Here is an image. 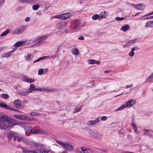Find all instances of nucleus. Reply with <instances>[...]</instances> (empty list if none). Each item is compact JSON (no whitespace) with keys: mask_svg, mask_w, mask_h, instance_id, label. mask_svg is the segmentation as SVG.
Instances as JSON below:
<instances>
[{"mask_svg":"<svg viewBox=\"0 0 153 153\" xmlns=\"http://www.w3.org/2000/svg\"><path fill=\"white\" fill-rule=\"evenodd\" d=\"M6 122L7 124V125H10L11 126V127L9 128H12V124L13 123L15 122V120L14 118H12L10 117H9L7 118V117Z\"/></svg>","mask_w":153,"mask_h":153,"instance_id":"obj_10","label":"nucleus"},{"mask_svg":"<svg viewBox=\"0 0 153 153\" xmlns=\"http://www.w3.org/2000/svg\"><path fill=\"white\" fill-rule=\"evenodd\" d=\"M129 55L130 56H134V52H132V51H131L130 52L128 53Z\"/></svg>","mask_w":153,"mask_h":153,"instance_id":"obj_52","label":"nucleus"},{"mask_svg":"<svg viewBox=\"0 0 153 153\" xmlns=\"http://www.w3.org/2000/svg\"><path fill=\"white\" fill-rule=\"evenodd\" d=\"M7 117V115H4V114H3L1 113H0V121L1 120H6Z\"/></svg>","mask_w":153,"mask_h":153,"instance_id":"obj_25","label":"nucleus"},{"mask_svg":"<svg viewBox=\"0 0 153 153\" xmlns=\"http://www.w3.org/2000/svg\"><path fill=\"white\" fill-rule=\"evenodd\" d=\"M23 30L24 29L23 28H18L14 30L12 32V33L13 34H18L22 32Z\"/></svg>","mask_w":153,"mask_h":153,"instance_id":"obj_19","label":"nucleus"},{"mask_svg":"<svg viewBox=\"0 0 153 153\" xmlns=\"http://www.w3.org/2000/svg\"><path fill=\"white\" fill-rule=\"evenodd\" d=\"M30 91L28 90L25 91H22L19 92V94L21 96H25L28 94L29 93Z\"/></svg>","mask_w":153,"mask_h":153,"instance_id":"obj_18","label":"nucleus"},{"mask_svg":"<svg viewBox=\"0 0 153 153\" xmlns=\"http://www.w3.org/2000/svg\"><path fill=\"white\" fill-rule=\"evenodd\" d=\"M152 131L146 129H144L143 134L144 135H149L151 136L152 135Z\"/></svg>","mask_w":153,"mask_h":153,"instance_id":"obj_16","label":"nucleus"},{"mask_svg":"<svg viewBox=\"0 0 153 153\" xmlns=\"http://www.w3.org/2000/svg\"><path fill=\"white\" fill-rule=\"evenodd\" d=\"M10 106L7 105L6 103L2 102H0V107L7 110L9 109Z\"/></svg>","mask_w":153,"mask_h":153,"instance_id":"obj_15","label":"nucleus"},{"mask_svg":"<svg viewBox=\"0 0 153 153\" xmlns=\"http://www.w3.org/2000/svg\"><path fill=\"white\" fill-rule=\"evenodd\" d=\"M130 27V26L128 25H126L123 26L121 30L125 32Z\"/></svg>","mask_w":153,"mask_h":153,"instance_id":"obj_23","label":"nucleus"},{"mask_svg":"<svg viewBox=\"0 0 153 153\" xmlns=\"http://www.w3.org/2000/svg\"><path fill=\"white\" fill-rule=\"evenodd\" d=\"M29 18L28 17H27L25 19V20L26 22H28V21H29Z\"/></svg>","mask_w":153,"mask_h":153,"instance_id":"obj_60","label":"nucleus"},{"mask_svg":"<svg viewBox=\"0 0 153 153\" xmlns=\"http://www.w3.org/2000/svg\"><path fill=\"white\" fill-rule=\"evenodd\" d=\"M100 150L101 151L103 152H107V151L105 149H101Z\"/></svg>","mask_w":153,"mask_h":153,"instance_id":"obj_58","label":"nucleus"},{"mask_svg":"<svg viewBox=\"0 0 153 153\" xmlns=\"http://www.w3.org/2000/svg\"><path fill=\"white\" fill-rule=\"evenodd\" d=\"M136 39L131 40L127 42L126 44L123 45L124 47H127L135 43Z\"/></svg>","mask_w":153,"mask_h":153,"instance_id":"obj_14","label":"nucleus"},{"mask_svg":"<svg viewBox=\"0 0 153 153\" xmlns=\"http://www.w3.org/2000/svg\"><path fill=\"white\" fill-rule=\"evenodd\" d=\"M71 16V14L69 13H65L63 14L62 16H60V18L59 17V19H66L67 18H69Z\"/></svg>","mask_w":153,"mask_h":153,"instance_id":"obj_17","label":"nucleus"},{"mask_svg":"<svg viewBox=\"0 0 153 153\" xmlns=\"http://www.w3.org/2000/svg\"><path fill=\"white\" fill-rule=\"evenodd\" d=\"M43 69L42 68H40L38 70V74L39 75H42L43 74Z\"/></svg>","mask_w":153,"mask_h":153,"instance_id":"obj_42","label":"nucleus"},{"mask_svg":"<svg viewBox=\"0 0 153 153\" xmlns=\"http://www.w3.org/2000/svg\"><path fill=\"white\" fill-rule=\"evenodd\" d=\"M33 1V0H21L20 1L22 3H29L32 1Z\"/></svg>","mask_w":153,"mask_h":153,"instance_id":"obj_38","label":"nucleus"},{"mask_svg":"<svg viewBox=\"0 0 153 153\" xmlns=\"http://www.w3.org/2000/svg\"><path fill=\"white\" fill-rule=\"evenodd\" d=\"M126 107L125 104L121 106L120 107L115 110V111H118L124 109Z\"/></svg>","mask_w":153,"mask_h":153,"instance_id":"obj_28","label":"nucleus"},{"mask_svg":"<svg viewBox=\"0 0 153 153\" xmlns=\"http://www.w3.org/2000/svg\"><path fill=\"white\" fill-rule=\"evenodd\" d=\"M56 25L57 27L59 29H61L62 27V23L61 22L58 23L56 24Z\"/></svg>","mask_w":153,"mask_h":153,"instance_id":"obj_40","label":"nucleus"},{"mask_svg":"<svg viewBox=\"0 0 153 153\" xmlns=\"http://www.w3.org/2000/svg\"><path fill=\"white\" fill-rule=\"evenodd\" d=\"M107 15V13L105 11L102 12L100 14L101 17L100 19H99V20H100V19L102 18H105Z\"/></svg>","mask_w":153,"mask_h":153,"instance_id":"obj_26","label":"nucleus"},{"mask_svg":"<svg viewBox=\"0 0 153 153\" xmlns=\"http://www.w3.org/2000/svg\"><path fill=\"white\" fill-rule=\"evenodd\" d=\"M83 27V25H80V21L79 20H77L74 26V27L73 30H74L73 32L74 31L76 30L80 29L81 28Z\"/></svg>","mask_w":153,"mask_h":153,"instance_id":"obj_7","label":"nucleus"},{"mask_svg":"<svg viewBox=\"0 0 153 153\" xmlns=\"http://www.w3.org/2000/svg\"><path fill=\"white\" fill-rule=\"evenodd\" d=\"M13 105L16 108L19 109L20 107L22 106V102L19 99L16 100L13 102Z\"/></svg>","mask_w":153,"mask_h":153,"instance_id":"obj_11","label":"nucleus"},{"mask_svg":"<svg viewBox=\"0 0 153 153\" xmlns=\"http://www.w3.org/2000/svg\"><path fill=\"white\" fill-rule=\"evenodd\" d=\"M63 44H64V42H62V43H61L59 45H58V48H57V50L59 49H60V48L62 47V45Z\"/></svg>","mask_w":153,"mask_h":153,"instance_id":"obj_54","label":"nucleus"},{"mask_svg":"<svg viewBox=\"0 0 153 153\" xmlns=\"http://www.w3.org/2000/svg\"><path fill=\"white\" fill-rule=\"evenodd\" d=\"M0 96L2 99H7L9 97L8 94H2Z\"/></svg>","mask_w":153,"mask_h":153,"instance_id":"obj_29","label":"nucleus"},{"mask_svg":"<svg viewBox=\"0 0 153 153\" xmlns=\"http://www.w3.org/2000/svg\"><path fill=\"white\" fill-rule=\"evenodd\" d=\"M39 7V6L38 4L34 5L33 6V9L34 10H37Z\"/></svg>","mask_w":153,"mask_h":153,"instance_id":"obj_44","label":"nucleus"},{"mask_svg":"<svg viewBox=\"0 0 153 153\" xmlns=\"http://www.w3.org/2000/svg\"><path fill=\"white\" fill-rule=\"evenodd\" d=\"M146 27H153V21L147 22L145 25Z\"/></svg>","mask_w":153,"mask_h":153,"instance_id":"obj_20","label":"nucleus"},{"mask_svg":"<svg viewBox=\"0 0 153 153\" xmlns=\"http://www.w3.org/2000/svg\"><path fill=\"white\" fill-rule=\"evenodd\" d=\"M81 109V107L77 108L75 109V110L73 111V113L78 112Z\"/></svg>","mask_w":153,"mask_h":153,"instance_id":"obj_49","label":"nucleus"},{"mask_svg":"<svg viewBox=\"0 0 153 153\" xmlns=\"http://www.w3.org/2000/svg\"><path fill=\"white\" fill-rule=\"evenodd\" d=\"M57 90L56 88H46V92H56L57 91Z\"/></svg>","mask_w":153,"mask_h":153,"instance_id":"obj_27","label":"nucleus"},{"mask_svg":"<svg viewBox=\"0 0 153 153\" xmlns=\"http://www.w3.org/2000/svg\"><path fill=\"white\" fill-rule=\"evenodd\" d=\"M46 56H43L42 57H41L38 59H37V60L34 61L33 62V63H34L35 62H37L42 60L45 58H46Z\"/></svg>","mask_w":153,"mask_h":153,"instance_id":"obj_39","label":"nucleus"},{"mask_svg":"<svg viewBox=\"0 0 153 153\" xmlns=\"http://www.w3.org/2000/svg\"><path fill=\"white\" fill-rule=\"evenodd\" d=\"M33 90H34L40 91H41V88H34Z\"/></svg>","mask_w":153,"mask_h":153,"instance_id":"obj_57","label":"nucleus"},{"mask_svg":"<svg viewBox=\"0 0 153 153\" xmlns=\"http://www.w3.org/2000/svg\"><path fill=\"white\" fill-rule=\"evenodd\" d=\"M115 19L117 21H121L125 19V18L123 17H117L115 18Z\"/></svg>","mask_w":153,"mask_h":153,"instance_id":"obj_46","label":"nucleus"},{"mask_svg":"<svg viewBox=\"0 0 153 153\" xmlns=\"http://www.w3.org/2000/svg\"><path fill=\"white\" fill-rule=\"evenodd\" d=\"M68 23L69 22H64L62 24V27H66L68 26Z\"/></svg>","mask_w":153,"mask_h":153,"instance_id":"obj_48","label":"nucleus"},{"mask_svg":"<svg viewBox=\"0 0 153 153\" xmlns=\"http://www.w3.org/2000/svg\"><path fill=\"white\" fill-rule=\"evenodd\" d=\"M22 149L23 153H41L38 150L33 151L25 148L23 149Z\"/></svg>","mask_w":153,"mask_h":153,"instance_id":"obj_13","label":"nucleus"},{"mask_svg":"<svg viewBox=\"0 0 153 153\" xmlns=\"http://www.w3.org/2000/svg\"><path fill=\"white\" fill-rule=\"evenodd\" d=\"M34 41L37 43H39L42 41L40 37L36 38L34 39Z\"/></svg>","mask_w":153,"mask_h":153,"instance_id":"obj_45","label":"nucleus"},{"mask_svg":"<svg viewBox=\"0 0 153 153\" xmlns=\"http://www.w3.org/2000/svg\"><path fill=\"white\" fill-rule=\"evenodd\" d=\"M100 61H96V62H95V63L97 64H100Z\"/></svg>","mask_w":153,"mask_h":153,"instance_id":"obj_64","label":"nucleus"},{"mask_svg":"<svg viewBox=\"0 0 153 153\" xmlns=\"http://www.w3.org/2000/svg\"><path fill=\"white\" fill-rule=\"evenodd\" d=\"M111 72V71L110 70H108V71H104V73H107L109 72Z\"/></svg>","mask_w":153,"mask_h":153,"instance_id":"obj_61","label":"nucleus"},{"mask_svg":"<svg viewBox=\"0 0 153 153\" xmlns=\"http://www.w3.org/2000/svg\"><path fill=\"white\" fill-rule=\"evenodd\" d=\"M22 44V43L21 42H16L14 45V46L16 48H17L20 46Z\"/></svg>","mask_w":153,"mask_h":153,"instance_id":"obj_33","label":"nucleus"},{"mask_svg":"<svg viewBox=\"0 0 153 153\" xmlns=\"http://www.w3.org/2000/svg\"><path fill=\"white\" fill-rule=\"evenodd\" d=\"M135 48L133 47V48H132L131 49V51H132V52H133V51H135Z\"/></svg>","mask_w":153,"mask_h":153,"instance_id":"obj_62","label":"nucleus"},{"mask_svg":"<svg viewBox=\"0 0 153 153\" xmlns=\"http://www.w3.org/2000/svg\"><path fill=\"white\" fill-rule=\"evenodd\" d=\"M107 117L106 116H102L101 117V119L102 120L105 121L107 119Z\"/></svg>","mask_w":153,"mask_h":153,"instance_id":"obj_53","label":"nucleus"},{"mask_svg":"<svg viewBox=\"0 0 153 153\" xmlns=\"http://www.w3.org/2000/svg\"><path fill=\"white\" fill-rule=\"evenodd\" d=\"M35 81V80L34 79H33L31 78H29L28 83H30L34 82Z\"/></svg>","mask_w":153,"mask_h":153,"instance_id":"obj_55","label":"nucleus"},{"mask_svg":"<svg viewBox=\"0 0 153 153\" xmlns=\"http://www.w3.org/2000/svg\"><path fill=\"white\" fill-rule=\"evenodd\" d=\"M17 133L12 131H9L5 132L4 135L5 136L10 139H11L12 138L14 140L16 137L17 136Z\"/></svg>","mask_w":153,"mask_h":153,"instance_id":"obj_3","label":"nucleus"},{"mask_svg":"<svg viewBox=\"0 0 153 153\" xmlns=\"http://www.w3.org/2000/svg\"><path fill=\"white\" fill-rule=\"evenodd\" d=\"M10 52H7V53H4L1 56V58H3L5 57H8L10 56Z\"/></svg>","mask_w":153,"mask_h":153,"instance_id":"obj_30","label":"nucleus"},{"mask_svg":"<svg viewBox=\"0 0 153 153\" xmlns=\"http://www.w3.org/2000/svg\"><path fill=\"white\" fill-rule=\"evenodd\" d=\"M19 124V123L17 121L15 120V122L13 123L12 124V128L15 125H17Z\"/></svg>","mask_w":153,"mask_h":153,"instance_id":"obj_51","label":"nucleus"},{"mask_svg":"<svg viewBox=\"0 0 153 153\" xmlns=\"http://www.w3.org/2000/svg\"><path fill=\"white\" fill-rule=\"evenodd\" d=\"M100 120L98 117L97 118L96 120H90L88 121L87 123V125L88 126H92L95 124L96 123H99Z\"/></svg>","mask_w":153,"mask_h":153,"instance_id":"obj_9","label":"nucleus"},{"mask_svg":"<svg viewBox=\"0 0 153 153\" xmlns=\"http://www.w3.org/2000/svg\"><path fill=\"white\" fill-rule=\"evenodd\" d=\"M78 39L80 40H83L84 39V38L82 36H80L78 37Z\"/></svg>","mask_w":153,"mask_h":153,"instance_id":"obj_56","label":"nucleus"},{"mask_svg":"<svg viewBox=\"0 0 153 153\" xmlns=\"http://www.w3.org/2000/svg\"><path fill=\"white\" fill-rule=\"evenodd\" d=\"M9 110L12 111H17L18 112H20V111L19 110L16 109L15 108H13L12 107H10Z\"/></svg>","mask_w":153,"mask_h":153,"instance_id":"obj_47","label":"nucleus"},{"mask_svg":"<svg viewBox=\"0 0 153 153\" xmlns=\"http://www.w3.org/2000/svg\"><path fill=\"white\" fill-rule=\"evenodd\" d=\"M35 85L33 84H31L30 85L29 89L28 90L30 92H32V91H33V88L35 87Z\"/></svg>","mask_w":153,"mask_h":153,"instance_id":"obj_35","label":"nucleus"},{"mask_svg":"<svg viewBox=\"0 0 153 153\" xmlns=\"http://www.w3.org/2000/svg\"><path fill=\"white\" fill-rule=\"evenodd\" d=\"M29 78H28L26 76H25L22 79V81L24 82H28Z\"/></svg>","mask_w":153,"mask_h":153,"instance_id":"obj_41","label":"nucleus"},{"mask_svg":"<svg viewBox=\"0 0 153 153\" xmlns=\"http://www.w3.org/2000/svg\"><path fill=\"white\" fill-rule=\"evenodd\" d=\"M46 88H42V89H41V91H44L45 92H46Z\"/></svg>","mask_w":153,"mask_h":153,"instance_id":"obj_63","label":"nucleus"},{"mask_svg":"<svg viewBox=\"0 0 153 153\" xmlns=\"http://www.w3.org/2000/svg\"><path fill=\"white\" fill-rule=\"evenodd\" d=\"M133 86L132 85H127L126 86V88H128L131 87Z\"/></svg>","mask_w":153,"mask_h":153,"instance_id":"obj_59","label":"nucleus"},{"mask_svg":"<svg viewBox=\"0 0 153 153\" xmlns=\"http://www.w3.org/2000/svg\"><path fill=\"white\" fill-rule=\"evenodd\" d=\"M125 105L126 107H128L135 104V100H131L126 102Z\"/></svg>","mask_w":153,"mask_h":153,"instance_id":"obj_12","label":"nucleus"},{"mask_svg":"<svg viewBox=\"0 0 153 153\" xmlns=\"http://www.w3.org/2000/svg\"><path fill=\"white\" fill-rule=\"evenodd\" d=\"M88 62L89 64H95L96 60L94 59H89L88 60Z\"/></svg>","mask_w":153,"mask_h":153,"instance_id":"obj_36","label":"nucleus"},{"mask_svg":"<svg viewBox=\"0 0 153 153\" xmlns=\"http://www.w3.org/2000/svg\"><path fill=\"white\" fill-rule=\"evenodd\" d=\"M135 8L137 9L140 10H143V8L142 7V4H137Z\"/></svg>","mask_w":153,"mask_h":153,"instance_id":"obj_37","label":"nucleus"},{"mask_svg":"<svg viewBox=\"0 0 153 153\" xmlns=\"http://www.w3.org/2000/svg\"><path fill=\"white\" fill-rule=\"evenodd\" d=\"M9 31V30L7 29L6 30L3 32L0 35V36H4L7 35Z\"/></svg>","mask_w":153,"mask_h":153,"instance_id":"obj_31","label":"nucleus"},{"mask_svg":"<svg viewBox=\"0 0 153 153\" xmlns=\"http://www.w3.org/2000/svg\"><path fill=\"white\" fill-rule=\"evenodd\" d=\"M153 80V72L152 73L151 75L146 79V82L148 83H150Z\"/></svg>","mask_w":153,"mask_h":153,"instance_id":"obj_21","label":"nucleus"},{"mask_svg":"<svg viewBox=\"0 0 153 153\" xmlns=\"http://www.w3.org/2000/svg\"><path fill=\"white\" fill-rule=\"evenodd\" d=\"M10 125H7V124L6 120H1L0 121V129H5L7 128H9L11 127Z\"/></svg>","mask_w":153,"mask_h":153,"instance_id":"obj_6","label":"nucleus"},{"mask_svg":"<svg viewBox=\"0 0 153 153\" xmlns=\"http://www.w3.org/2000/svg\"><path fill=\"white\" fill-rule=\"evenodd\" d=\"M40 150L42 153H55L54 152L51 150L46 151L45 149L42 148L40 149Z\"/></svg>","mask_w":153,"mask_h":153,"instance_id":"obj_24","label":"nucleus"},{"mask_svg":"<svg viewBox=\"0 0 153 153\" xmlns=\"http://www.w3.org/2000/svg\"><path fill=\"white\" fill-rule=\"evenodd\" d=\"M100 18H101L100 17L98 14H96L92 16V18L93 19L95 20L98 19H99Z\"/></svg>","mask_w":153,"mask_h":153,"instance_id":"obj_32","label":"nucleus"},{"mask_svg":"<svg viewBox=\"0 0 153 153\" xmlns=\"http://www.w3.org/2000/svg\"><path fill=\"white\" fill-rule=\"evenodd\" d=\"M33 57V55L32 54H28L27 55V57H26V60H29L31 59Z\"/></svg>","mask_w":153,"mask_h":153,"instance_id":"obj_34","label":"nucleus"},{"mask_svg":"<svg viewBox=\"0 0 153 153\" xmlns=\"http://www.w3.org/2000/svg\"><path fill=\"white\" fill-rule=\"evenodd\" d=\"M58 143L62 146L63 148L71 151L73 149V148L71 145H70L62 142L59 141Z\"/></svg>","mask_w":153,"mask_h":153,"instance_id":"obj_5","label":"nucleus"},{"mask_svg":"<svg viewBox=\"0 0 153 153\" xmlns=\"http://www.w3.org/2000/svg\"><path fill=\"white\" fill-rule=\"evenodd\" d=\"M71 53L72 54L77 55L79 53V51L76 48H73L71 51Z\"/></svg>","mask_w":153,"mask_h":153,"instance_id":"obj_22","label":"nucleus"},{"mask_svg":"<svg viewBox=\"0 0 153 153\" xmlns=\"http://www.w3.org/2000/svg\"><path fill=\"white\" fill-rule=\"evenodd\" d=\"M13 117L20 120H26L28 121H36L37 120L36 119L28 117L27 115L14 114Z\"/></svg>","mask_w":153,"mask_h":153,"instance_id":"obj_1","label":"nucleus"},{"mask_svg":"<svg viewBox=\"0 0 153 153\" xmlns=\"http://www.w3.org/2000/svg\"><path fill=\"white\" fill-rule=\"evenodd\" d=\"M81 151L79 152V149H77L76 151L77 152H79L80 153H92L91 151L85 147H82L80 148Z\"/></svg>","mask_w":153,"mask_h":153,"instance_id":"obj_8","label":"nucleus"},{"mask_svg":"<svg viewBox=\"0 0 153 153\" xmlns=\"http://www.w3.org/2000/svg\"><path fill=\"white\" fill-rule=\"evenodd\" d=\"M14 140H17L18 142L22 141L25 143L26 144L28 143L27 139L24 136H21L19 135L17 133L16 134Z\"/></svg>","mask_w":153,"mask_h":153,"instance_id":"obj_4","label":"nucleus"},{"mask_svg":"<svg viewBox=\"0 0 153 153\" xmlns=\"http://www.w3.org/2000/svg\"><path fill=\"white\" fill-rule=\"evenodd\" d=\"M48 36V35H45L42 37H40L41 41L44 40L46 39Z\"/></svg>","mask_w":153,"mask_h":153,"instance_id":"obj_43","label":"nucleus"},{"mask_svg":"<svg viewBox=\"0 0 153 153\" xmlns=\"http://www.w3.org/2000/svg\"><path fill=\"white\" fill-rule=\"evenodd\" d=\"M29 132L33 134H47L48 133V131H46L41 129H35L31 128L29 130Z\"/></svg>","mask_w":153,"mask_h":153,"instance_id":"obj_2","label":"nucleus"},{"mask_svg":"<svg viewBox=\"0 0 153 153\" xmlns=\"http://www.w3.org/2000/svg\"><path fill=\"white\" fill-rule=\"evenodd\" d=\"M39 114L35 112H31L30 113V115L32 116H37Z\"/></svg>","mask_w":153,"mask_h":153,"instance_id":"obj_50","label":"nucleus"}]
</instances>
